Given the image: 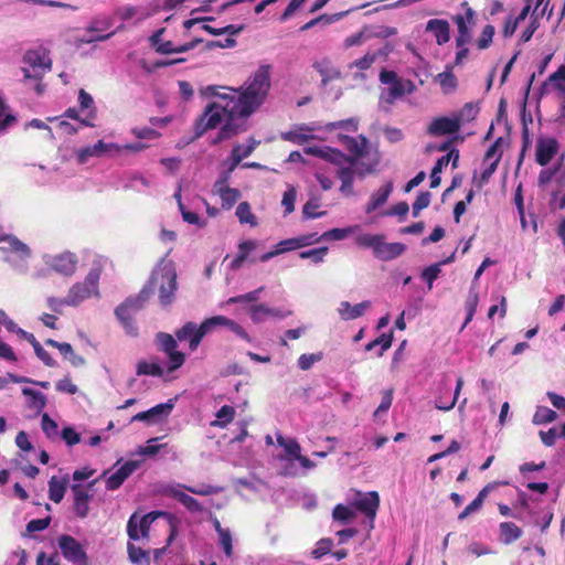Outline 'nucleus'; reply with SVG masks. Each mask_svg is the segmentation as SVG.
<instances>
[{
	"label": "nucleus",
	"instance_id": "nucleus-1",
	"mask_svg": "<svg viewBox=\"0 0 565 565\" xmlns=\"http://www.w3.org/2000/svg\"><path fill=\"white\" fill-rule=\"evenodd\" d=\"M204 94L216 96L218 99L206 107L204 114L196 122V137H201L206 130L214 129L220 125H222V128L214 143L230 139L238 134V126L235 124V120L245 117L241 114L238 104L234 102L232 96L230 94H221L216 86H207L204 89Z\"/></svg>",
	"mask_w": 565,
	"mask_h": 565
},
{
	"label": "nucleus",
	"instance_id": "nucleus-2",
	"mask_svg": "<svg viewBox=\"0 0 565 565\" xmlns=\"http://www.w3.org/2000/svg\"><path fill=\"white\" fill-rule=\"evenodd\" d=\"M306 154L321 158L333 163L337 167V177L341 181L340 192L350 196L353 194V182L355 177L364 178L366 173L374 170L377 160L367 164L365 170H359L355 159L348 157L340 150L328 146H309L303 149Z\"/></svg>",
	"mask_w": 565,
	"mask_h": 565
},
{
	"label": "nucleus",
	"instance_id": "nucleus-3",
	"mask_svg": "<svg viewBox=\"0 0 565 565\" xmlns=\"http://www.w3.org/2000/svg\"><path fill=\"white\" fill-rule=\"evenodd\" d=\"M269 87V70L267 66H262L250 77L244 90L230 88L228 90L234 102L238 104L241 114L246 118L263 104Z\"/></svg>",
	"mask_w": 565,
	"mask_h": 565
},
{
	"label": "nucleus",
	"instance_id": "nucleus-4",
	"mask_svg": "<svg viewBox=\"0 0 565 565\" xmlns=\"http://www.w3.org/2000/svg\"><path fill=\"white\" fill-rule=\"evenodd\" d=\"M153 287L158 288L159 300L162 306H169L173 302L178 284L175 267L171 260L162 259L152 271L149 285L145 288H148L151 295Z\"/></svg>",
	"mask_w": 565,
	"mask_h": 565
},
{
	"label": "nucleus",
	"instance_id": "nucleus-5",
	"mask_svg": "<svg viewBox=\"0 0 565 565\" xmlns=\"http://www.w3.org/2000/svg\"><path fill=\"white\" fill-rule=\"evenodd\" d=\"M380 82L387 85V87L382 88L379 99V107L384 111H388L391 105L397 99L415 90L412 81L398 77L394 71L383 70L380 73Z\"/></svg>",
	"mask_w": 565,
	"mask_h": 565
},
{
	"label": "nucleus",
	"instance_id": "nucleus-6",
	"mask_svg": "<svg viewBox=\"0 0 565 565\" xmlns=\"http://www.w3.org/2000/svg\"><path fill=\"white\" fill-rule=\"evenodd\" d=\"M463 379L459 376L452 392V381L448 374H443L435 383L433 388L434 405L437 409L451 411L458 402L460 392L463 387Z\"/></svg>",
	"mask_w": 565,
	"mask_h": 565
},
{
	"label": "nucleus",
	"instance_id": "nucleus-7",
	"mask_svg": "<svg viewBox=\"0 0 565 565\" xmlns=\"http://www.w3.org/2000/svg\"><path fill=\"white\" fill-rule=\"evenodd\" d=\"M149 297L150 291L148 288H143L136 297L127 298L115 309V315L128 335H138V326L134 316L143 307Z\"/></svg>",
	"mask_w": 565,
	"mask_h": 565
},
{
	"label": "nucleus",
	"instance_id": "nucleus-8",
	"mask_svg": "<svg viewBox=\"0 0 565 565\" xmlns=\"http://www.w3.org/2000/svg\"><path fill=\"white\" fill-rule=\"evenodd\" d=\"M102 270L94 266L89 269L83 281L74 284L67 292V302L70 307H77L90 298H99V279Z\"/></svg>",
	"mask_w": 565,
	"mask_h": 565
},
{
	"label": "nucleus",
	"instance_id": "nucleus-9",
	"mask_svg": "<svg viewBox=\"0 0 565 565\" xmlns=\"http://www.w3.org/2000/svg\"><path fill=\"white\" fill-rule=\"evenodd\" d=\"M381 234H362L355 241L362 247L372 248L376 258L387 262L401 256L406 246L402 243H386Z\"/></svg>",
	"mask_w": 565,
	"mask_h": 565
},
{
	"label": "nucleus",
	"instance_id": "nucleus-10",
	"mask_svg": "<svg viewBox=\"0 0 565 565\" xmlns=\"http://www.w3.org/2000/svg\"><path fill=\"white\" fill-rule=\"evenodd\" d=\"M9 254L6 256L4 262L8 263L14 270L25 273L28 269V260L31 257L30 247L20 241L17 236H11L8 241Z\"/></svg>",
	"mask_w": 565,
	"mask_h": 565
},
{
	"label": "nucleus",
	"instance_id": "nucleus-11",
	"mask_svg": "<svg viewBox=\"0 0 565 565\" xmlns=\"http://www.w3.org/2000/svg\"><path fill=\"white\" fill-rule=\"evenodd\" d=\"M24 67L22 72L25 78H40L51 70V60L44 51L30 50L23 56Z\"/></svg>",
	"mask_w": 565,
	"mask_h": 565
},
{
	"label": "nucleus",
	"instance_id": "nucleus-12",
	"mask_svg": "<svg viewBox=\"0 0 565 565\" xmlns=\"http://www.w3.org/2000/svg\"><path fill=\"white\" fill-rule=\"evenodd\" d=\"M213 330L210 318L205 319L200 326L194 322H186L175 332L179 341H188L191 351H195L202 339Z\"/></svg>",
	"mask_w": 565,
	"mask_h": 565
},
{
	"label": "nucleus",
	"instance_id": "nucleus-13",
	"mask_svg": "<svg viewBox=\"0 0 565 565\" xmlns=\"http://www.w3.org/2000/svg\"><path fill=\"white\" fill-rule=\"evenodd\" d=\"M43 262L55 273L65 277H71L76 271L78 257L75 253L65 250L55 255H44Z\"/></svg>",
	"mask_w": 565,
	"mask_h": 565
},
{
	"label": "nucleus",
	"instance_id": "nucleus-14",
	"mask_svg": "<svg viewBox=\"0 0 565 565\" xmlns=\"http://www.w3.org/2000/svg\"><path fill=\"white\" fill-rule=\"evenodd\" d=\"M114 25V19L109 15H99L92 20L86 29V33L81 38L83 43H93L96 41L108 40L115 32L105 33Z\"/></svg>",
	"mask_w": 565,
	"mask_h": 565
},
{
	"label": "nucleus",
	"instance_id": "nucleus-15",
	"mask_svg": "<svg viewBox=\"0 0 565 565\" xmlns=\"http://www.w3.org/2000/svg\"><path fill=\"white\" fill-rule=\"evenodd\" d=\"M156 342L160 350H162L168 355L169 372H173L182 366L185 360V355L182 352L177 351V341L171 334L159 332L156 335Z\"/></svg>",
	"mask_w": 565,
	"mask_h": 565
},
{
	"label": "nucleus",
	"instance_id": "nucleus-16",
	"mask_svg": "<svg viewBox=\"0 0 565 565\" xmlns=\"http://www.w3.org/2000/svg\"><path fill=\"white\" fill-rule=\"evenodd\" d=\"M62 555L75 565H86L87 555L81 543L73 536L63 534L57 540Z\"/></svg>",
	"mask_w": 565,
	"mask_h": 565
},
{
	"label": "nucleus",
	"instance_id": "nucleus-17",
	"mask_svg": "<svg viewBox=\"0 0 565 565\" xmlns=\"http://www.w3.org/2000/svg\"><path fill=\"white\" fill-rule=\"evenodd\" d=\"M353 509L362 512L370 520L371 527L376 516V512L380 505V495L375 491L366 493H358L351 502Z\"/></svg>",
	"mask_w": 565,
	"mask_h": 565
},
{
	"label": "nucleus",
	"instance_id": "nucleus-18",
	"mask_svg": "<svg viewBox=\"0 0 565 565\" xmlns=\"http://www.w3.org/2000/svg\"><path fill=\"white\" fill-rule=\"evenodd\" d=\"M175 399L171 398L166 403L158 404L146 412L136 414L131 422H145L148 425H153L166 419L174 408Z\"/></svg>",
	"mask_w": 565,
	"mask_h": 565
},
{
	"label": "nucleus",
	"instance_id": "nucleus-19",
	"mask_svg": "<svg viewBox=\"0 0 565 565\" xmlns=\"http://www.w3.org/2000/svg\"><path fill=\"white\" fill-rule=\"evenodd\" d=\"M157 514L148 513L139 516L134 513L127 524V533L130 540L138 541L141 537H147L151 523L156 520Z\"/></svg>",
	"mask_w": 565,
	"mask_h": 565
},
{
	"label": "nucleus",
	"instance_id": "nucleus-20",
	"mask_svg": "<svg viewBox=\"0 0 565 565\" xmlns=\"http://www.w3.org/2000/svg\"><path fill=\"white\" fill-rule=\"evenodd\" d=\"M250 320L258 324L263 323L268 319H285L291 315L290 310H281L279 308L269 307L266 303L250 305L248 307Z\"/></svg>",
	"mask_w": 565,
	"mask_h": 565
},
{
	"label": "nucleus",
	"instance_id": "nucleus-21",
	"mask_svg": "<svg viewBox=\"0 0 565 565\" xmlns=\"http://www.w3.org/2000/svg\"><path fill=\"white\" fill-rule=\"evenodd\" d=\"M466 11L463 14H457L454 17V21L458 28V35L456 38L457 47L467 45L471 41L470 28L475 24V11L463 4Z\"/></svg>",
	"mask_w": 565,
	"mask_h": 565
},
{
	"label": "nucleus",
	"instance_id": "nucleus-22",
	"mask_svg": "<svg viewBox=\"0 0 565 565\" xmlns=\"http://www.w3.org/2000/svg\"><path fill=\"white\" fill-rule=\"evenodd\" d=\"M338 139L341 146L351 153L349 157L355 159L356 162L359 159L366 156L369 149V140L364 136L360 135L358 137H350L340 134Z\"/></svg>",
	"mask_w": 565,
	"mask_h": 565
},
{
	"label": "nucleus",
	"instance_id": "nucleus-23",
	"mask_svg": "<svg viewBox=\"0 0 565 565\" xmlns=\"http://www.w3.org/2000/svg\"><path fill=\"white\" fill-rule=\"evenodd\" d=\"M185 486L180 483L168 484L163 492L164 494L178 500L184 508H186L190 512H200L202 511V505L199 503L196 499L186 494L184 492Z\"/></svg>",
	"mask_w": 565,
	"mask_h": 565
},
{
	"label": "nucleus",
	"instance_id": "nucleus-24",
	"mask_svg": "<svg viewBox=\"0 0 565 565\" xmlns=\"http://www.w3.org/2000/svg\"><path fill=\"white\" fill-rule=\"evenodd\" d=\"M140 466L137 460H128L124 462L116 471L110 473L106 479L107 490L118 489Z\"/></svg>",
	"mask_w": 565,
	"mask_h": 565
},
{
	"label": "nucleus",
	"instance_id": "nucleus-25",
	"mask_svg": "<svg viewBox=\"0 0 565 565\" xmlns=\"http://www.w3.org/2000/svg\"><path fill=\"white\" fill-rule=\"evenodd\" d=\"M460 129V120L450 117L435 118L427 128V134L434 137L452 135Z\"/></svg>",
	"mask_w": 565,
	"mask_h": 565
},
{
	"label": "nucleus",
	"instance_id": "nucleus-26",
	"mask_svg": "<svg viewBox=\"0 0 565 565\" xmlns=\"http://www.w3.org/2000/svg\"><path fill=\"white\" fill-rule=\"evenodd\" d=\"M71 490L74 495L73 510L76 516L84 519L89 513V501L92 493L81 484H72Z\"/></svg>",
	"mask_w": 565,
	"mask_h": 565
},
{
	"label": "nucleus",
	"instance_id": "nucleus-27",
	"mask_svg": "<svg viewBox=\"0 0 565 565\" xmlns=\"http://www.w3.org/2000/svg\"><path fill=\"white\" fill-rule=\"evenodd\" d=\"M372 306L370 300H364L356 305H351L349 301H341L337 308L339 317L343 321H350L362 317Z\"/></svg>",
	"mask_w": 565,
	"mask_h": 565
},
{
	"label": "nucleus",
	"instance_id": "nucleus-28",
	"mask_svg": "<svg viewBox=\"0 0 565 565\" xmlns=\"http://www.w3.org/2000/svg\"><path fill=\"white\" fill-rule=\"evenodd\" d=\"M501 154L498 149V141L493 143L486 152L482 161V171L480 173V180L482 183L489 181L491 175L497 170Z\"/></svg>",
	"mask_w": 565,
	"mask_h": 565
},
{
	"label": "nucleus",
	"instance_id": "nucleus-29",
	"mask_svg": "<svg viewBox=\"0 0 565 565\" xmlns=\"http://www.w3.org/2000/svg\"><path fill=\"white\" fill-rule=\"evenodd\" d=\"M558 151V142L554 138L539 140L536 145V162L540 166H547Z\"/></svg>",
	"mask_w": 565,
	"mask_h": 565
},
{
	"label": "nucleus",
	"instance_id": "nucleus-30",
	"mask_svg": "<svg viewBox=\"0 0 565 565\" xmlns=\"http://www.w3.org/2000/svg\"><path fill=\"white\" fill-rule=\"evenodd\" d=\"M313 68L320 74L322 85L341 77L340 70L333 65L329 57H322L313 63Z\"/></svg>",
	"mask_w": 565,
	"mask_h": 565
},
{
	"label": "nucleus",
	"instance_id": "nucleus-31",
	"mask_svg": "<svg viewBox=\"0 0 565 565\" xmlns=\"http://www.w3.org/2000/svg\"><path fill=\"white\" fill-rule=\"evenodd\" d=\"M459 159V153L456 150L449 151L447 154L441 156L437 162L435 163L431 173H430V186L437 188L440 184L441 178L440 173L444 168H446L450 161H452V167H457V162Z\"/></svg>",
	"mask_w": 565,
	"mask_h": 565
},
{
	"label": "nucleus",
	"instance_id": "nucleus-32",
	"mask_svg": "<svg viewBox=\"0 0 565 565\" xmlns=\"http://www.w3.org/2000/svg\"><path fill=\"white\" fill-rule=\"evenodd\" d=\"M426 32L434 35L438 45H444L450 39L449 23L443 19H431L426 24Z\"/></svg>",
	"mask_w": 565,
	"mask_h": 565
},
{
	"label": "nucleus",
	"instance_id": "nucleus-33",
	"mask_svg": "<svg viewBox=\"0 0 565 565\" xmlns=\"http://www.w3.org/2000/svg\"><path fill=\"white\" fill-rule=\"evenodd\" d=\"M212 194L220 198L222 209L224 210H231L242 196L238 189L231 186L212 188Z\"/></svg>",
	"mask_w": 565,
	"mask_h": 565
},
{
	"label": "nucleus",
	"instance_id": "nucleus-34",
	"mask_svg": "<svg viewBox=\"0 0 565 565\" xmlns=\"http://www.w3.org/2000/svg\"><path fill=\"white\" fill-rule=\"evenodd\" d=\"M78 104L82 110H87V115L85 118H82L81 125L86 127H94L95 125L93 120L96 118V108L92 95L88 94L85 89H79Z\"/></svg>",
	"mask_w": 565,
	"mask_h": 565
},
{
	"label": "nucleus",
	"instance_id": "nucleus-35",
	"mask_svg": "<svg viewBox=\"0 0 565 565\" xmlns=\"http://www.w3.org/2000/svg\"><path fill=\"white\" fill-rule=\"evenodd\" d=\"M21 391L26 398L25 405L29 409L40 414L45 408L47 399L42 392L28 386L22 387Z\"/></svg>",
	"mask_w": 565,
	"mask_h": 565
},
{
	"label": "nucleus",
	"instance_id": "nucleus-36",
	"mask_svg": "<svg viewBox=\"0 0 565 565\" xmlns=\"http://www.w3.org/2000/svg\"><path fill=\"white\" fill-rule=\"evenodd\" d=\"M210 323H212L213 329L218 326L227 327L232 332H234L242 340L252 343L250 335L245 331V329L238 324L236 321L228 319L224 316H215L210 318Z\"/></svg>",
	"mask_w": 565,
	"mask_h": 565
},
{
	"label": "nucleus",
	"instance_id": "nucleus-37",
	"mask_svg": "<svg viewBox=\"0 0 565 565\" xmlns=\"http://www.w3.org/2000/svg\"><path fill=\"white\" fill-rule=\"evenodd\" d=\"M393 191V182L388 181L386 184L381 186L377 191H375L371 198L369 203L366 204L365 212L371 213L377 210L380 206L386 203L388 196Z\"/></svg>",
	"mask_w": 565,
	"mask_h": 565
},
{
	"label": "nucleus",
	"instance_id": "nucleus-38",
	"mask_svg": "<svg viewBox=\"0 0 565 565\" xmlns=\"http://www.w3.org/2000/svg\"><path fill=\"white\" fill-rule=\"evenodd\" d=\"M68 483V477L65 476L61 479L53 476L49 481V498L55 503H60L65 494Z\"/></svg>",
	"mask_w": 565,
	"mask_h": 565
},
{
	"label": "nucleus",
	"instance_id": "nucleus-39",
	"mask_svg": "<svg viewBox=\"0 0 565 565\" xmlns=\"http://www.w3.org/2000/svg\"><path fill=\"white\" fill-rule=\"evenodd\" d=\"M276 439L285 450V454L279 458L297 459L301 456V447L295 438H285L281 434H277Z\"/></svg>",
	"mask_w": 565,
	"mask_h": 565
},
{
	"label": "nucleus",
	"instance_id": "nucleus-40",
	"mask_svg": "<svg viewBox=\"0 0 565 565\" xmlns=\"http://www.w3.org/2000/svg\"><path fill=\"white\" fill-rule=\"evenodd\" d=\"M115 15L121 19L122 21L136 19L137 22H141L149 17V13L145 12L138 7L124 6L116 9Z\"/></svg>",
	"mask_w": 565,
	"mask_h": 565
},
{
	"label": "nucleus",
	"instance_id": "nucleus-41",
	"mask_svg": "<svg viewBox=\"0 0 565 565\" xmlns=\"http://www.w3.org/2000/svg\"><path fill=\"white\" fill-rule=\"evenodd\" d=\"M313 130H315V128L303 125L295 130H290V131L281 134V138L286 141H290V142H294L297 145H303L311 138L306 132H310Z\"/></svg>",
	"mask_w": 565,
	"mask_h": 565
},
{
	"label": "nucleus",
	"instance_id": "nucleus-42",
	"mask_svg": "<svg viewBox=\"0 0 565 565\" xmlns=\"http://www.w3.org/2000/svg\"><path fill=\"white\" fill-rule=\"evenodd\" d=\"M201 41V39H194L193 41L179 46L174 45L171 41H166L158 44L156 50L161 54L182 53L193 49Z\"/></svg>",
	"mask_w": 565,
	"mask_h": 565
},
{
	"label": "nucleus",
	"instance_id": "nucleus-43",
	"mask_svg": "<svg viewBox=\"0 0 565 565\" xmlns=\"http://www.w3.org/2000/svg\"><path fill=\"white\" fill-rule=\"evenodd\" d=\"M521 534V529L513 522H503L500 524V537L505 544L516 541L520 539Z\"/></svg>",
	"mask_w": 565,
	"mask_h": 565
},
{
	"label": "nucleus",
	"instance_id": "nucleus-44",
	"mask_svg": "<svg viewBox=\"0 0 565 565\" xmlns=\"http://www.w3.org/2000/svg\"><path fill=\"white\" fill-rule=\"evenodd\" d=\"M238 221L242 224H248L252 227L257 226V218L252 212L250 205L248 202H241L238 203L235 212Z\"/></svg>",
	"mask_w": 565,
	"mask_h": 565
},
{
	"label": "nucleus",
	"instance_id": "nucleus-45",
	"mask_svg": "<svg viewBox=\"0 0 565 565\" xmlns=\"http://www.w3.org/2000/svg\"><path fill=\"white\" fill-rule=\"evenodd\" d=\"M382 55H383V53H382L381 50H379V51H369L363 57H361V58L352 62L351 64H349V68L350 70L358 68L360 71H366Z\"/></svg>",
	"mask_w": 565,
	"mask_h": 565
},
{
	"label": "nucleus",
	"instance_id": "nucleus-46",
	"mask_svg": "<svg viewBox=\"0 0 565 565\" xmlns=\"http://www.w3.org/2000/svg\"><path fill=\"white\" fill-rule=\"evenodd\" d=\"M359 226H348L343 228H332L320 235L323 241H342L353 234Z\"/></svg>",
	"mask_w": 565,
	"mask_h": 565
},
{
	"label": "nucleus",
	"instance_id": "nucleus-47",
	"mask_svg": "<svg viewBox=\"0 0 565 565\" xmlns=\"http://www.w3.org/2000/svg\"><path fill=\"white\" fill-rule=\"evenodd\" d=\"M179 202V209L181 211V215L184 222L196 225L198 227L202 228L206 226V220L201 218L196 213L188 211L184 209L182 202H181V194L178 192L174 195Z\"/></svg>",
	"mask_w": 565,
	"mask_h": 565
},
{
	"label": "nucleus",
	"instance_id": "nucleus-48",
	"mask_svg": "<svg viewBox=\"0 0 565 565\" xmlns=\"http://www.w3.org/2000/svg\"><path fill=\"white\" fill-rule=\"evenodd\" d=\"M209 19H189L184 21L183 26L185 30H191L195 26H198L200 30H203L212 35H222L221 28L216 29L206 23Z\"/></svg>",
	"mask_w": 565,
	"mask_h": 565
},
{
	"label": "nucleus",
	"instance_id": "nucleus-49",
	"mask_svg": "<svg viewBox=\"0 0 565 565\" xmlns=\"http://www.w3.org/2000/svg\"><path fill=\"white\" fill-rule=\"evenodd\" d=\"M438 83L444 93L449 94L457 87V78L450 68H447L437 76Z\"/></svg>",
	"mask_w": 565,
	"mask_h": 565
},
{
	"label": "nucleus",
	"instance_id": "nucleus-50",
	"mask_svg": "<svg viewBox=\"0 0 565 565\" xmlns=\"http://www.w3.org/2000/svg\"><path fill=\"white\" fill-rule=\"evenodd\" d=\"M557 418L556 412L546 407L537 406L533 416V424L543 425L554 422Z\"/></svg>",
	"mask_w": 565,
	"mask_h": 565
},
{
	"label": "nucleus",
	"instance_id": "nucleus-51",
	"mask_svg": "<svg viewBox=\"0 0 565 565\" xmlns=\"http://www.w3.org/2000/svg\"><path fill=\"white\" fill-rule=\"evenodd\" d=\"M326 130L332 131L335 129H343L347 131H356L359 128V119L355 117H351L344 120L333 121L326 125Z\"/></svg>",
	"mask_w": 565,
	"mask_h": 565
},
{
	"label": "nucleus",
	"instance_id": "nucleus-52",
	"mask_svg": "<svg viewBox=\"0 0 565 565\" xmlns=\"http://www.w3.org/2000/svg\"><path fill=\"white\" fill-rule=\"evenodd\" d=\"M137 374L161 376L163 374V369L156 362L140 361L137 364Z\"/></svg>",
	"mask_w": 565,
	"mask_h": 565
},
{
	"label": "nucleus",
	"instance_id": "nucleus-53",
	"mask_svg": "<svg viewBox=\"0 0 565 565\" xmlns=\"http://www.w3.org/2000/svg\"><path fill=\"white\" fill-rule=\"evenodd\" d=\"M332 516L335 521L349 523L355 518V511L353 510L352 505L347 507L343 504H338L333 509Z\"/></svg>",
	"mask_w": 565,
	"mask_h": 565
},
{
	"label": "nucleus",
	"instance_id": "nucleus-54",
	"mask_svg": "<svg viewBox=\"0 0 565 565\" xmlns=\"http://www.w3.org/2000/svg\"><path fill=\"white\" fill-rule=\"evenodd\" d=\"M235 409L230 405L222 406L216 413V419L212 422L213 426L224 427L234 418Z\"/></svg>",
	"mask_w": 565,
	"mask_h": 565
},
{
	"label": "nucleus",
	"instance_id": "nucleus-55",
	"mask_svg": "<svg viewBox=\"0 0 565 565\" xmlns=\"http://www.w3.org/2000/svg\"><path fill=\"white\" fill-rule=\"evenodd\" d=\"M280 460V475L286 477H297L301 475L297 459L279 458Z\"/></svg>",
	"mask_w": 565,
	"mask_h": 565
},
{
	"label": "nucleus",
	"instance_id": "nucleus-56",
	"mask_svg": "<svg viewBox=\"0 0 565 565\" xmlns=\"http://www.w3.org/2000/svg\"><path fill=\"white\" fill-rule=\"evenodd\" d=\"M41 427L47 438L53 439L58 436V426L56 422L49 416L47 413L42 414Z\"/></svg>",
	"mask_w": 565,
	"mask_h": 565
},
{
	"label": "nucleus",
	"instance_id": "nucleus-57",
	"mask_svg": "<svg viewBox=\"0 0 565 565\" xmlns=\"http://www.w3.org/2000/svg\"><path fill=\"white\" fill-rule=\"evenodd\" d=\"M329 248L327 246L303 250L299 254L302 259H310L315 264H320L324 260V257Z\"/></svg>",
	"mask_w": 565,
	"mask_h": 565
},
{
	"label": "nucleus",
	"instance_id": "nucleus-58",
	"mask_svg": "<svg viewBox=\"0 0 565 565\" xmlns=\"http://www.w3.org/2000/svg\"><path fill=\"white\" fill-rule=\"evenodd\" d=\"M129 559L137 565H143L149 562V555L141 547L128 544Z\"/></svg>",
	"mask_w": 565,
	"mask_h": 565
},
{
	"label": "nucleus",
	"instance_id": "nucleus-59",
	"mask_svg": "<svg viewBox=\"0 0 565 565\" xmlns=\"http://www.w3.org/2000/svg\"><path fill=\"white\" fill-rule=\"evenodd\" d=\"M100 146H102V140H98L93 146H87L85 148L77 150L76 156H77L78 163L84 164L88 161L89 158L99 157L97 149Z\"/></svg>",
	"mask_w": 565,
	"mask_h": 565
},
{
	"label": "nucleus",
	"instance_id": "nucleus-60",
	"mask_svg": "<svg viewBox=\"0 0 565 565\" xmlns=\"http://www.w3.org/2000/svg\"><path fill=\"white\" fill-rule=\"evenodd\" d=\"M297 199V190L292 185H288L281 200V205L285 209V214H290L295 210V202Z\"/></svg>",
	"mask_w": 565,
	"mask_h": 565
},
{
	"label": "nucleus",
	"instance_id": "nucleus-61",
	"mask_svg": "<svg viewBox=\"0 0 565 565\" xmlns=\"http://www.w3.org/2000/svg\"><path fill=\"white\" fill-rule=\"evenodd\" d=\"M258 143L259 142L257 140L250 138L246 145H235L232 150L234 151V154L238 156L239 160L242 161L252 154Z\"/></svg>",
	"mask_w": 565,
	"mask_h": 565
},
{
	"label": "nucleus",
	"instance_id": "nucleus-62",
	"mask_svg": "<svg viewBox=\"0 0 565 565\" xmlns=\"http://www.w3.org/2000/svg\"><path fill=\"white\" fill-rule=\"evenodd\" d=\"M263 290H264V287H259L258 289L246 292L244 295L231 297L227 300V303L230 305V303L256 302L259 299Z\"/></svg>",
	"mask_w": 565,
	"mask_h": 565
},
{
	"label": "nucleus",
	"instance_id": "nucleus-63",
	"mask_svg": "<svg viewBox=\"0 0 565 565\" xmlns=\"http://www.w3.org/2000/svg\"><path fill=\"white\" fill-rule=\"evenodd\" d=\"M320 206L318 200L310 199L302 207V215L305 218H318L324 216L327 214L326 211L316 212V210Z\"/></svg>",
	"mask_w": 565,
	"mask_h": 565
},
{
	"label": "nucleus",
	"instance_id": "nucleus-64",
	"mask_svg": "<svg viewBox=\"0 0 565 565\" xmlns=\"http://www.w3.org/2000/svg\"><path fill=\"white\" fill-rule=\"evenodd\" d=\"M150 186L149 180H147L142 174L134 173L129 178L128 182L124 185L125 189H130L135 191H141V188Z\"/></svg>",
	"mask_w": 565,
	"mask_h": 565
}]
</instances>
